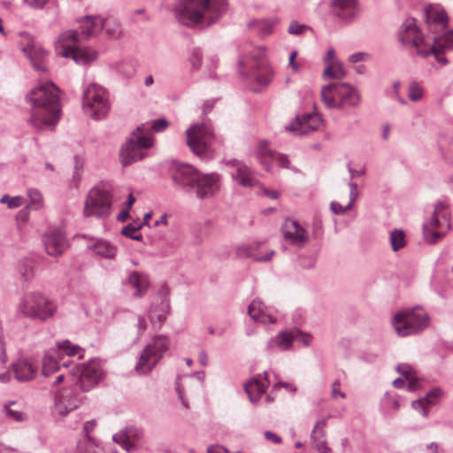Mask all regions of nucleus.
Instances as JSON below:
<instances>
[{
    "label": "nucleus",
    "instance_id": "1",
    "mask_svg": "<svg viewBox=\"0 0 453 453\" xmlns=\"http://www.w3.org/2000/svg\"><path fill=\"white\" fill-rule=\"evenodd\" d=\"M30 104L27 123L37 130L51 128L60 119V103L58 88L52 82H46L32 88L26 96Z\"/></svg>",
    "mask_w": 453,
    "mask_h": 453
},
{
    "label": "nucleus",
    "instance_id": "2",
    "mask_svg": "<svg viewBox=\"0 0 453 453\" xmlns=\"http://www.w3.org/2000/svg\"><path fill=\"white\" fill-rule=\"evenodd\" d=\"M226 0H179L174 6L177 20L192 27L217 22L226 12Z\"/></svg>",
    "mask_w": 453,
    "mask_h": 453
},
{
    "label": "nucleus",
    "instance_id": "3",
    "mask_svg": "<svg viewBox=\"0 0 453 453\" xmlns=\"http://www.w3.org/2000/svg\"><path fill=\"white\" fill-rule=\"evenodd\" d=\"M239 71L257 85H268L273 77V70L265 58V49L256 48L251 43H246L240 49L238 61Z\"/></svg>",
    "mask_w": 453,
    "mask_h": 453
},
{
    "label": "nucleus",
    "instance_id": "4",
    "mask_svg": "<svg viewBox=\"0 0 453 453\" xmlns=\"http://www.w3.org/2000/svg\"><path fill=\"white\" fill-rule=\"evenodd\" d=\"M320 98L327 109L347 110L357 107L361 94L348 82H332L321 88Z\"/></svg>",
    "mask_w": 453,
    "mask_h": 453
},
{
    "label": "nucleus",
    "instance_id": "5",
    "mask_svg": "<svg viewBox=\"0 0 453 453\" xmlns=\"http://www.w3.org/2000/svg\"><path fill=\"white\" fill-rule=\"evenodd\" d=\"M82 42L75 30H67L56 42V50L62 57L71 58L76 64L85 65L97 58V52L91 48H80Z\"/></svg>",
    "mask_w": 453,
    "mask_h": 453
},
{
    "label": "nucleus",
    "instance_id": "6",
    "mask_svg": "<svg viewBox=\"0 0 453 453\" xmlns=\"http://www.w3.org/2000/svg\"><path fill=\"white\" fill-rule=\"evenodd\" d=\"M187 144L191 151L201 158L209 157L217 150L218 139L211 125L206 123L191 126L186 131Z\"/></svg>",
    "mask_w": 453,
    "mask_h": 453
},
{
    "label": "nucleus",
    "instance_id": "7",
    "mask_svg": "<svg viewBox=\"0 0 453 453\" xmlns=\"http://www.w3.org/2000/svg\"><path fill=\"white\" fill-rule=\"evenodd\" d=\"M56 311V304L39 292L25 294L18 304V311L24 317L41 321L51 318Z\"/></svg>",
    "mask_w": 453,
    "mask_h": 453
},
{
    "label": "nucleus",
    "instance_id": "8",
    "mask_svg": "<svg viewBox=\"0 0 453 453\" xmlns=\"http://www.w3.org/2000/svg\"><path fill=\"white\" fill-rule=\"evenodd\" d=\"M429 316L421 307H414L396 313L392 325L399 336L419 333L429 325Z\"/></svg>",
    "mask_w": 453,
    "mask_h": 453
},
{
    "label": "nucleus",
    "instance_id": "9",
    "mask_svg": "<svg viewBox=\"0 0 453 453\" xmlns=\"http://www.w3.org/2000/svg\"><path fill=\"white\" fill-rule=\"evenodd\" d=\"M450 229V211L444 202L434 204L432 216L423 223L424 240L430 244L437 242Z\"/></svg>",
    "mask_w": 453,
    "mask_h": 453
},
{
    "label": "nucleus",
    "instance_id": "10",
    "mask_svg": "<svg viewBox=\"0 0 453 453\" xmlns=\"http://www.w3.org/2000/svg\"><path fill=\"white\" fill-rule=\"evenodd\" d=\"M82 109L84 113L94 120L104 119L110 111L106 89L96 83L88 85L83 90Z\"/></svg>",
    "mask_w": 453,
    "mask_h": 453
},
{
    "label": "nucleus",
    "instance_id": "11",
    "mask_svg": "<svg viewBox=\"0 0 453 453\" xmlns=\"http://www.w3.org/2000/svg\"><path fill=\"white\" fill-rule=\"evenodd\" d=\"M112 195L110 187L100 184L92 188L84 202L83 215L106 219L111 213Z\"/></svg>",
    "mask_w": 453,
    "mask_h": 453
},
{
    "label": "nucleus",
    "instance_id": "12",
    "mask_svg": "<svg viewBox=\"0 0 453 453\" xmlns=\"http://www.w3.org/2000/svg\"><path fill=\"white\" fill-rule=\"evenodd\" d=\"M169 347L170 340L166 335L158 334L154 336L140 354L135 365V371L142 375L150 373Z\"/></svg>",
    "mask_w": 453,
    "mask_h": 453
},
{
    "label": "nucleus",
    "instance_id": "13",
    "mask_svg": "<svg viewBox=\"0 0 453 453\" xmlns=\"http://www.w3.org/2000/svg\"><path fill=\"white\" fill-rule=\"evenodd\" d=\"M68 357L77 356L79 359L83 357L84 349L78 345H73L70 341L65 340L58 342L56 348L48 349L43 356L42 373L45 377L50 376L52 373L60 369V366H69V361L60 363L61 355Z\"/></svg>",
    "mask_w": 453,
    "mask_h": 453
},
{
    "label": "nucleus",
    "instance_id": "14",
    "mask_svg": "<svg viewBox=\"0 0 453 453\" xmlns=\"http://www.w3.org/2000/svg\"><path fill=\"white\" fill-rule=\"evenodd\" d=\"M153 137L145 135L142 132L134 130L130 139L120 150L121 161L124 165L142 159L147 156L146 150L153 146Z\"/></svg>",
    "mask_w": 453,
    "mask_h": 453
},
{
    "label": "nucleus",
    "instance_id": "15",
    "mask_svg": "<svg viewBox=\"0 0 453 453\" xmlns=\"http://www.w3.org/2000/svg\"><path fill=\"white\" fill-rule=\"evenodd\" d=\"M399 41L406 47L414 48L416 54L421 58H427L428 51L423 35L417 26L415 19H407L403 23L399 31Z\"/></svg>",
    "mask_w": 453,
    "mask_h": 453
},
{
    "label": "nucleus",
    "instance_id": "16",
    "mask_svg": "<svg viewBox=\"0 0 453 453\" xmlns=\"http://www.w3.org/2000/svg\"><path fill=\"white\" fill-rule=\"evenodd\" d=\"M19 36L22 50L29 58L33 67L38 72H45L47 70L48 51L38 44L29 33L20 32Z\"/></svg>",
    "mask_w": 453,
    "mask_h": 453
},
{
    "label": "nucleus",
    "instance_id": "17",
    "mask_svg": "<svg viewBox=\"0 0 453 453\" xmlns=\"http://www.w3.org/2000/svg\"><path fill=\"white\" fill-rule=\"evenodd\" d=\"M71 375H78L77 385L81 390L88 392L94 388L103 378V371L98 362L92 360L81 367L76 365Z\"/></svg>",
    "mask_w": 453,
    "mask_h": 453
},
{
    "label": "nucleus",
    "instance_id": "18",
    "mask_svg": "<svg viewBox=\"0 0 453 453\" xmlns=\"http://www.w3.org/2000/svg\"><path fill=\"white\" fill-rule=\"evenodd\" d=\"M294 341L300 342L304 345H309L311 336L304 334L298 328H292L280 332L275 337L271 338L266 345L268 350L273 351L274 349L280 350H288L291 348Z\"/></svg>",
    "mask_w": 453,
    "mask_h": 453
},
{
    "label": "nucleus",
    "instance_id": "19",
    "mask_svg": "<svg viewBox=\"0 0 453 453\" xmlns=\"http://www.w3.org/2000/svg\"><path fill=\"white\" fill-rule=\"evenodd\" d=\"M257 154L260 164L266 171H270L273 167V164L276 163L281 167L289 169L295 173L298 172L297 168L291 165L290 160L287 155L272 150L268 147V142L265 140L258 142Z\"/></svg>",
    "mask_w": 453,
    "mask_h": 453
},
{
    "label": "nucleus",
    "instance_id": "20",
    "mask_svg": "<svg viewBox=\"0 0 453 453\" xmlns=\"http://www.w3.org/2000/svg\"><path fill=\"white\" fill-rule=\"evenodd\" d=\"M198 171L188 164L175 163L171 169V177L174 184L187 193H191L197 180Z\"/></svg>",
    "mask_w": 453,
    "mask_h": 453
},
{
    "label": "nucleus",
    "instance_id": "21",
    "mask_svg": "<svg viewBox=\"0 0 453 453\" xmlns=\"http://www.w3.org/2000/svg\"><path fill=\"white\" fill-rule=\"evenodd\" d=\"M191 193L199 199H206L215 196L220 188V178L217 173L203 174L198 173L197 180Z\"/></svg>",
    "mask_w": 453,
    "mask_h": 453
},
{
    "label": "nucleus",
    "instance_id": "22",
    "mask_svg": "<svg viewBox=\"0 0 453 453\" xmlns=\"http://www.w3.org/2000/svg\"><path fill=\"white\" fill-rule=\"evenodd\" d=\"M323 125L321 116L317 112L304 113L296 117V119L286 129L295 134H307L318 130Z\"/></svg>",
    "mask_w": 453,
    "mask_h": 453
},
{
    "label": "nucleus",
    "instance_id": "23",
    "mask_svg": "<svg viewBox=\"0 0 453 453\" xmlns=\"http://www.w3.org/2000/svg\"><path fill=\"white\" fill-rule=\"evenodd\" d=\"M281 232L284 239L298 249L303 248L309 241L307 230L295 219H286Z\"/></svg>",
    "mask_w": 453,
    "mask_h": 453
},
{
    "label": "nucleus",
    "instance_id": "24",
    "mask_svg": "<svg viewBox=\"0 0 453 453\" xmlns=\"http://www.w3.org/2000/svg\"><path fill=\"white\" fill-rule=\"evenodd\" d=\"M230 175L234 182L244 188H252L257 184L253 170L244 162L233 159L227 162Z\"/></svg>",
    "mask_w": 453,
    "mask_h": 453
},
{
    "label": "nucleus",
    "instance_id": "25",
    "mask_svg": "<svg viewBox=\"0 0 453 453\" xmlns=\"http://www.w3.org/2000/svg\"><path fill=\"white\" fill-rule=\"evenodd\" d=\"M43 243L46 252L53 257L62 255L68 247L65 233L60 228H50L43 235Z\"/></svg>",
    "mask_w": 453,
    "mask_h": 453
},
{
    "label": "nucleus",
    "instance_id": "26",
    "mask_svg": "<svg viewBox=\"0 0 453 453\" xmlns=\"http://www.w3.org/2000/svg\"><path fill=\"white\" fill-rule=\"evenodd\" d=\"M426 22L433 34L440 33L448 27V17L444 9L436 4H429L425 9Z\"/></svg>",
    "mask_w": 453,
    "mask_h": 453
},
{
    "label": "nucleus",
    "instance_id": "27",
    "mask_svg": "<svg viewBox=\"0 0 453 453\" xmlns=\"http://www.w3.org/2000/svg\"><path fill=\"white\" fill-rule=\"evenodd\" d=\"M332 13L341 20H353L358 10L357 0H331L329 4Z\"/></svg>",
    "mask_w": 453,
    "mask_h": 453
},
{
    "label": "nucleus",
    "instance_id": "28",
    "mask_svg": "<svg viewBox=\"0 0 453 453\" xmlns=\"http://www.w3.org/2000/svg\"><path fill=\"white\" fill-rule=\"evenodd\" d=\"M104 27V19L98 15H88L81 19L78 36L81 41H85L97 35Z\"/></svg>",
    "mask_w": 453,
    "mask_h": 453
},
{
    "label": "nucleus",
    "instance_id": "29",
    "mask_svg": "<svg viewBox=\"0 0 453 453\" xmlns=\"http://www.w3.org/2000/svg\"><path fill=\"white\" fill-rule=\"evenodd\" d=\"M79 400L72 391L64 389L56 395L54 409L58 415L65 417L77 408Z\"/></svg>",
    "mask_w": 453,
    "mask_h": 453
},
{
    "label": "nucleus",
    "instance_id": "30",
    "mask_svg": "<svg viewBox=\"0 0 453 453\" xmlns=\"http://www.w3.org/2000/svg\"><path fill=\"white\" fill-rule=\"evenodd\" d=\"M268 388L267 372H264L263 375H257L250 379V380L245 384V391L249 395L251 403H256L258 402L260 397L265 393Z\"/></svg>",
    "mask_w": 453,
    "mask_h": 453
},
{
    "label": "nucleus",
    "instance_id": "31",
    "mask_svg": "<svg viewBox=\"0 0 453 453\" xmlns=\"http://www.w3.org/2000/svg\"><path fill=\"white\" fill-rule=\"evenodd\" d=\"M248 314L256 322L261 324H273L276 317L270 311L262 301L253 300L248 307Z\"/></svg>",
    "mask_w": 453,
    "mask_h": 453
},
{
    "label": "nucleus",
    "instance_id": "32",
    "mask_svg": "<svg viewBox=\"0 0 453 453\" xmlns=\"http://www.w3.org/2000/svg\"><path fill=\"white\" fill-rule=\"evenodd\" d=\"M258 248V242L242 244L236 248L235 253L241 258L251 257L253 260L261 263L269 262L275 254L273 250H268L265 255H259L257 253Z\"/></svg>",
    "mask_w": 453,
    "mask_h": 453
},
{
    "label": "nucleus",
    "instance_id": "33",
    "mask_svg": "<svg viewBox=\"0 0 453 453\" xmlns=\"http://www.w3.org/2000/svg\"><path fill=\"white\" fill-rule=\"evenodd\" d=\"M15 379L19 382L33 380L36 374V366L28 359L19 358L12 364Z\"/></svg>",
    "mask_w": 453,
    "mask_h": 453
},
{
    "label": "nucleus",
    "instance_id": "34",
    "mask_svg": "<svg viewBox=\"0 0 453 453\" xmlns=\"http://www.w3.org/2000/svg\"><path fill=\"white\" fill-rule=\"evenodd\" d=\"M326 421V418L318 420L311 434V441L319 453L331 452V448L327 446L326 441L325 440Z\"/></svg>",
    "mask_w": 453,
    "mask_h": 453
},
{
    "label": "nucleus",
    "instance_id": "35",
    "mask_svg": "<svg viewBox=\"0 0 453 453\" xmlns=\"http://www.w3.org/2000/svg\"><path fill=\"white\" fill-rule=\"evenodd\" d=\"M169 311L170 305L166 300H161L158 304L151 305L149 317L153 328L157 330L161 328L166 319Z\"/></svg>",
    "mask_w": 453,
    "mask_h": 453
},
{
    "label": "nucleus",
    "instance_id": "36",
    "mask_svg": "<svg viewBox=\"0 0 453 453\" xmlns=\"http://www.w3.org/2000/svg\"><path fill=\"white\" fill-rule=\"evenodd\" d=\"M88 249L96 255L107 259L114 258L117 253V248L114 245L102 239L96 240L94 243L89 244Z\"/></svg>",
    "mask_w": 453,
    "mask_h": 453
},
{
    "label": "nucleus",
    "instance_id": "37",
    "mask_svg": "<svg viewBox=\"0 0 453 453\" xmlns=\"http://www.w3.org/2000/svg\"><path fill=\"white\" fill-rule=\"evenodd\" d=\"M349 201L347 205L342 206L338 202H335V201L331 202L330 209L334 214H336V215L344 214L348 211L351 210V208L353 207V205L358 196L357 185V183L350 181V182H349Z\"/></svg>",
    "mask_w": 453,
    "mask_h": 453
},
{
    "label": "nucleus",
    "instance_id": "38",
    "mask_svg": "<svg viewBox=\"0 0 453 453\" xmlns=\"http://www.w3.org/2000/svg\"><path fill=\"white\" fill-rule=\"evenodd\" d=\"M127 282L130 286L135 288L134 296L136 297L143 296L149 286L147 276L137 272L129 273Z\"/></svg>",
    "mask_w": 453,
    "mask_h": 453
},
{
    "label": "nucleus",
    "instance_id": "39",
    "mask_svg": "<svg viewBox=\"0 0 453 453\" xmlns=\"http://www.w3.org/2000/svg\"><path fill=\"white\" fill-rule=\"evenodd\" d=\"M395 370L400 372L404 379L408 381L407 383V390L416 391L419 388V380L414 376L413 369L411 365L407 364L398 365Z\"/></svg>",
    "mask_w": 453,
    "mask_h": 453
},
{
    "label": "nucleus",
    "instance_id": "40",
    "mask_svg": "<svg viewBox=\"0 0 453 453\" xmlns=\"http://www.w3.org/2000/svg\"><path fill=\"white\" fill-rule=\"evenodd\" d=\"M168 127V122L165 119H158L153 122L142 123L137 127V131L142 132L145 135L152 136V132L159 133L165 130Z\"/></svg>",
    "mask_w": 453,
    "mask_h": 453
},
{
    "label": "nucleus",
    "instance_id": "41",
    "mask_svg": "<svg viewBox=\"0 0 453 453\" xmlns=\"http://www.w3.org/2000/svg\"><path fill=\"white\" fill-rule=\"evenodd\" d=\"M434 37L433 45L444 50H453V31L447 28L442 32L437 33Z\"/></svg>",
    "mask_w": 453,
    "mask_h": 453
},
{
    "label": "nucleus",
    "instance_id": "42",
    "mask_svg": "<svg viewBox=\"0 0 453 453\" xmlns=\"http://www.w3.org/2000/svg\"><path fill=\"white\" fill-rule=\"evenodd\" d=\"M389 242L394 251H398L403 249L407 243L404 232L401 229H394L391 231L389 234Z\"/></svg>",
    "mask_w": 453,
    "mask_h": 453
},
{
    "label": "nucleus",
    "instance_id": "43",
    "mask_svg": "<svg viewBox=\"0 0 453 453\" xmlns=\"http://www.w3.org/2000/svg\"><path fill=\"white\" fill-rule=\"evenodd\" d=\"M27 194L30 200L29 204L27 205V208L38 211L43 207V197L38 189L29 188Z\"/></svg>",
    "mask_w": 453,
    "mask_h": 453
},
{
    "label": "nucleus",
    "instance_id": "44",
    "mask_svg": "<svg viewBox=\"0 0 453 453\" xmlns=\"http://www.w3.org/2000/svg\"><path fill=\"white\" fill-rule=\"evenodd\" d=\"M324 76L342 80L346 76V71L341 63L331 64L324 70Z\"/></svg>",
    "mask_w": 453,
    "mask_h": 453
},
{
    "label": "nucleus",
    "instance_id": "45",
    "mask_svg": "<svg viewBox=\"0 0 453 453\" xmlns=\"http://www.w3.org/2000/svg\"><path fill=\"white\" fill-rule=\"evenodd\" d=\"M424 88L420 82L411 81L408 87V97L411 102H418L423 98Z\"/></svg>",
    "mask_w": 453,
    "mask_h": 453
},
{
    "label": "nucleus",
    "instance_id": "46",
    "mask_svg": "<svg viewBox=\"0 0 453 453\" xmlns=\"http://www.w3.org/2000/svg\"><path fill=\"white\" fill-rule=\"evenodd\" d=\"M103 29L105 30V33L111 38H118L121 35L120 25L114 19H104Z\"/></svg>",
    "mask_w": 453,
    "mask_h": 453
},
{
    "label": "nucleus",
    "instance_id": "47",
    "mask_svg": "<svg viewBox=\"0 0 453 453\" xmlns=\"http://www.w3.org/2000/svg\"><path fill=\"white\" fill-rule=\"evenodd\" d=\"M19 273L24 280H29L34 277V265L31 260L25 259L19 265Z\"/></svg>",
    "mask_w": 453,
    "mask_h": 453
},
{
    "label": "nucleus",
    "instance_id": "48",
    "mask_svg": "<svg viewBox=\"0 0 453 453\" xmlns=\"http://www.w3.org/2000/svg\"><path fill=\"white\" fill-rule=\"evenodd\" d=\"M113 441L119 444L127 452L132 453L135 450V446L129 440V437L125 434H117L112 437Z\"/></svg>",
    "mask_w": 453,
    "mask_h": 453
},
{
    "label": "nucleus",
    "instance_id": "49",
    "mask_svg": "<svg viewBox=\"0 0 453 453\" xmlns=\"http://www.w3.org/2000/svg\"><path fill=\"white\" fill-rule=\"evenodd\" d=\"M443 396V391L440 388H434L422 397L430 406L436 404Z\"/></svg>",
    "mask_w": 453,
    "mask_h": 453
},
{
    "label": "nucleus",
    "instance_id": "50",
    "mask_svg": "<svg viewBox=\"0 0 453 453\" xmlns=\"http://www.w3.org/2000/svg\"><path fill=\"white\" fill-rule=\"evenodd\" d=\"M381 405L385 411L390 409L397 411L400 407V403L395 395L387 393L382 399Z\"/></svg>",
    "mask_w": 453,
    "mask_h": 453
},
{
    "label": "nucleus",
    "instance_id": "51",
    "mask_svg": "<svg viewBox=\"0 0 453 453\" xmlns=\"http://www.w3.org/2000/svg\"><path fill=\"white\" fill-rule=\"evenodd\" d=\"M317 262V256L315 254H301L298 256V265L304 269L313 268Z\"/></svg>",
    "mask_w": 453,
    "mask_h": 453
},
{
    "label": "nucleus",
    "instance_id": "52",
    "mask_svg": "<svg viewBox=\"0 0 453 453\" xmlns=\"http://www.w3.org/2000/svg\"><path fill=\"white\" fill-rule=\"evenodd\" d=\"M426 49L428 51V56H430V55L434 56L436 61L441 65H446L448 64V59L445 57L441 56V54L443 53L444 50H442L441 48H438V47H436V46H434L433 44L432 45L427 44Z\"/></svg>",
    "mask_w": 453,
    "mask_h": 453
},
{
    "label": "nucleus",
    "instance_id": "53",
    "mask_svg": "<svg viewBox=\"0 0 453 453\" xmlns=\"http://www.w3.org/2000/svg\"><path fill=\"white\" fill-rule=\"evenodd\" d=\"M250 27H257L263 35H269L273 30V25L266 20H253L249 24Z\"/></svg>",
    "mask_w": 453,
    "mask_h": 453
},
{
    "label": "nucleus",
    "instance_id": "54",
    "mask_svg": "<svg viewBox=\"0 0 453 453\" xmlns=\"http://www.w3.org/2000/svg\"><path fill=\"white\" fill-rule=\"evenodd\" d=\"M141 227H142V225H139L138 226H134L132 224H128L127 226L123 227V229L121 230V234L124 236L128 237V238H130L132 240L141 241L142 239V234H136V232Z\"/></svg>",
    "mask_w": 453,
    "mask_h": 453
},
{
    "label": "nucleus",
    "instance_id": "55",
    "mask_svg": "<svg viewBox=\"0 0 453 453\" xmlns=\"http://www.w3.org/2000/svg\"><path fill=\"white\" fill-rule=\"evenodd\" d=\"M24 198L20 196H16L13 197L9 196L8 195H4L0 199L2 203H6L8 208L14 209L19 208L23 204Z\"/></svg>",
    "mask_w": 453,
    "mask_h": 453
},
{
    "label": "nucleus",
    "instance_id": "56",
    "mask_svg": "<svg viewBox=\"0 0 453 453\" xmlns=\"http://www.w3.org/2000/svg\"><path fill=\"white\" fill-rule=\"evenodd\" d=\"M411 406L423 417L426 418L428 416L430 405L422 397L412 401Z\"/></svg>",
    "mask_w": 453,
    "mask_h": 453
},
{
    "label": "nucleus",
    "instance_id": "57",
    "mask_svg": "<svg viewBox=\"0 0 453 453\" xmlns=\"http://www.w3.org/2000/svg\"><path fill=\"white\" fill-rule=\"evenodd\" d=\"M11 404H12V403H10L9 404L4 405V411L5 415L9 418H11L14 421H18V422L24 421L26 419V414L19 411L12 410L10 408Z\"/></svg>",
    "mask_w": 453,
    "mask_h": 453
},
{
    "label": "nucleus",
    "instance_id": "58",
    "mask_svg": "<svg viewBox=\"0 0 453 453\" xmlns=\"http://www.w3.org/2000/svg\"><path fill=\"white\" fill-rule=\"evenodd\" d=\"M203 53L199 48L192 50L189 57V62L192 65L193 70H197L202 65Z\"/></svg>",
    "mask_w": 453,
    "mask_h": 453
},
{
    "label": "nucleus",
    "instance_id": "59",
    "mask_svg": "<svg viewBox=\"0 0 453 453\" xmlns=\"http://www.w3.org/2000/svg\"><path fill=\"white\" fill-rule=\"evenodd\" d=\"M308 28V26L303 24H299L297 21H292L288 28V32L290 35H299L303 34V32Z\"/></svg>",
    "mask_w": 453,
    "mask_h": 453
},
{
    "label": "nucleus",
    "instance_id": "60",
    "mask_svg": "<svg viewBox=\"0 0 453 453\" xmlns=\"http://www.w3.org/2000/svg\"><path fill=\"white\" fill-rule=\"evenodd\" d=\"M340 387H341V382L339 380H335L332 383L331 395L333 398L335 399L337 397H341V398L344 399L346 397L345 393H343L340 390Z\"/></svg>",
    "mask_w": 453,
    "mask_h": 453
},
{
    "label": "nucleus",
    "instance_id": "61",
    "mask_svg": "<svg viewBox=\"0 0 453 453\" xmlns=\"http://www.w3.org/2000/svg\"><path fill=\"white\" fill-rule=\"evenodd\" d=\"M370 58V55L366 52H355L349 57V62L355 64L366 61Z\"/></svg>",
    "mask_w": 453,
    "mask_h": 453
},
{
    "label": "nucleus",
    "instance_id": "62",
    "mask_svg": "<svg viewBox=\"0 0 453 453\" xmlns=\"http://www.w3.org/2000/svg\"><path fill=\"white\" fill-rule=\"evenodd\" d=\"M175 389H176V392H177V395H178V398L181 402L182 405L186 409H188L189 407L188 406V403L184 398V389H183L182 386L180 385V383L179 382V380L176 381Z\"/></svg>",
    "mask_w": 453,
    "mask_h": 453
},
{
    "label": "nucleus",
    "instance_id": "63",
    "mask_svg": "<svg viewBox=\"0 0 453 453\" xmlns=\"http://www.w3.org/2000/svg\"><path fill=\"white\" fill-rule=\"evenodd\" d=\"M147 322H146V319L144 317L142 316H139L138 317V319H137V324H136V327H137V334H138V337L141 336L144 332L145 330L147 329Z\"/></svg>",
    "mask_w": 453,
    "mask_h": 453
},
{
    "label": "nucleus",
    "instance_id": "64",
    "mask_svg": "<svg viewBox=\"0 0 453 453\" xmlns=\"http://www.w3.org/2000/svg\"><path fill=\"white\" fill-rule=\"evenodd\" d=\"M207 453H230L229 450L221 445H212L208 447Z\"/></svg>",
    "mask_w": 453,
    "mask_h": 453
}]
</instances>
